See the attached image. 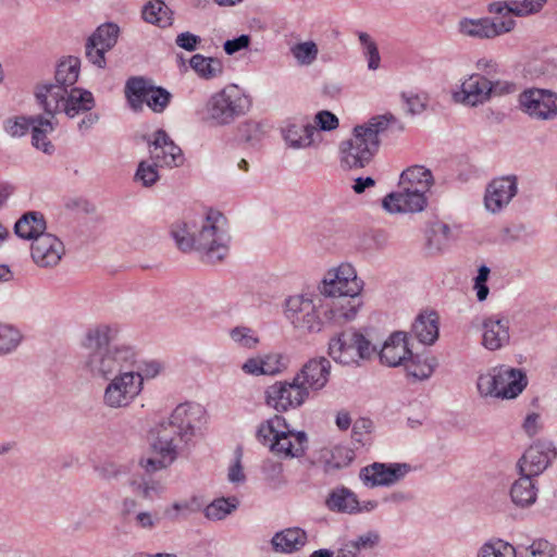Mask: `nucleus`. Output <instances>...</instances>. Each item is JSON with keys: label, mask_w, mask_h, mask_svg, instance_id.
<instances>
[{"label": "nucleus", "mask_w": 557, "mask_h": 557, "mask_svg": "<svg viewBox=\"0 0 557 557\" xmlns=\"http://www.w3.org/2000/svg\"><path fill=\"white\" fill-rule=\"evenodd\" d=\"M114 336L115 331L107 324L86 331L82 341V347L86 350L84 367L91 376L109 380L134 368L135 350L125 345H112Z\"/></svg>", "instance_id": "obj_1"}, {"label": "nucleus", "mask_w": 557, "mask_h": 557, "mask_svg": "<svg viewBox=\"0 0 557 557\" xmlns=\"http://www.w3.org/2000/svg\"><path fill=\"white\" fill-rule=\"evenodd\" d=\"M199 406L180 404L172 412L168 421H162L156 426V438L152 448L159 457L143 458L140 466L148 472L166 468L177 456L181 444H188L195 435V421L201 414Z\"/></svg>", "instance_id": "obj_2"}, {"label": "nucleus", "mask_w": 557, "mask_h": 557, "mask_svg": "<svg viewBox=\"0 0 557 557\" xmlns=\"http://www.w3.org/2000/svg\"><path fill=\"white\" fill-rule=\"evenodd\" d=\"M46 230L45 216L38 211L24 213L14 224V232L18 237L32 240L33 262L41 269H53L65 255V246L57 235Z\"/></svg>", "instance_id": "obj_3"}, {"label": "nucleus", "mask_w": 557, "mask_h": 557, "mask_svg": "<svg viewBox=\"0 0 557 557\" xmlns=\"http://www.w3.org/2000/svg\"><path fill=\"white\" fill-rule=\"evenodd\" d=\"M362 288L363 282L357 277V272L351 264L342 263L337 269L329 271L320 286V292L325 296L338 298L330 309L332 319L338 322L355 319L362 306L360 298Z\"/></svg>", "instance_id": "obj_4"}, {"label": "nucleus", "mask_w": 557, "mask_h": 557, "mask_svg": "<svg viewBox=\"0 0 557 557\" xmlns=\"http://www.w3.org/2000/svg\"><path fill=\"white\" fill-rule=\"evenodd\" d=\"M256 436L280 458L300 457L307 449V434L304 431L290 430L285 418L278 414L262 422L258 426Z\"/></svg>", "instance_id": "obj_5"}, {"label": "nucleus", "mask_w": 557, "mask_h": 557, "mask_svg": "<svg viewBox=\"0 0 557 557\" xmlns=\"http://www.w3.org/2000/svg\"><path fill=\"white\" fill-rule=\"evenodd\" d=\"M194 242V249L203 252L207 262L222 261L228 252L230 242L225 216L219 211H210Z\"/></svg>", "instance_id": "obj_6"}, {"label": "nucleus", "mask_w": 557, "mask_h": 557, "mask_svg": "<svg viewBox=\"0 0 557 557\" xmlns=\"http://www.w3.org/2000/svg\"><path fill=\"white\" fill-rule=\"evenodd\" d=\"M249 109V100L236 85L214 92L206 104L207 120L213 125H228Z\"/></svg>", "instance_id": "obj_7"}, {"label": "nucleus", "mask_w": 557, "mask_h": 557, "mask_svg": "<svg viewBox=\"0 0 557 557\" xmlns=\"http://www.w3.org/2000/svg\"><path fill=\"white\" fill-rule=\"evenodd\" d=\"M376 351L375 346L358 331L345 330L332 337L329 343V355L342 364H358Z\"/></svg>", "instance_id": "obj_8"}, {"label": "nucleus", "mask_w": 557, "mask_h": 557, "mask_svg": "<svg viewBox=\"0 0 557 557\" xmlns=\"http://www.w3.org/2000/svg\"><path fill=\"white\" fill-rule=\"evenodd\" d=\"M109 380L110 382L103 391L102 401L110 409L129 407L144 388L143 374L134 368Z\"/></svg>", "instance_id": "obj_9"}, {"label": "nucleus", "mask_w": 557, "mask_h": 557, "mask_svg": "<svg viewBox=\"0 0 557 557\" xmlns=\"http://www.w3.org/2000/svg\"><path fill=\"white\" fill-rule=\"evenodd\" d=\"M517 108L532 121L552 122L557 119V94L545 88H525L518 95Z\"/></svg>", "instance_id": "obj_10"}, {"label": "nucleus", "mask_w": 557, "mask_h": 557, "mask_svg": "<svg viewBox=\"0 0 557 557\" xmlns=\"http://www.w3.org/2000/svg\"><path fill=\"white\" fill-rule=\"evenodd\" d=\"M372 134H366L361 126H355L352 136L339 145L341 164L346 170L367 166L377 152Z\"/></svg>", "instance_id": "obj_11"}, {"label": "nucleus", "mask_w": 557, "mask_h": 557, "mask_svg": "<svg viewBox=\"0 0 557 557\" xmlns=\"http://www.w3.org/2000/svg\"><path fill=\"white\" fill-rule=\"evenodd\" d=\"M125 95L134 111H140L146 102L156 113L163 112L172 99L165 88L152 86L143 77H131L126 82Z\"/></svg>", "instance_id": "obj_12"}, {"label": "nucleus", "mask_w": 557, "mask_h": 557, "mask_svg": "<svg viewBox=\"0 0 557 557\" xmlns=\"http://www.w3.org/2000/svg\"><path fill=\"white\" fill-rule=\"evenodd\" d=\"M265 404L277 412L301 407L309 398V392L296 376L292 381H278L267 387L264 392Z\"/></svg>", "instance_id": "obj_13"}, {"label": "nucleus", "mask_w": 557, "mask_h": 557, "mask_svg": "<svg viewBox=\"0 0 557 557\" xmlns=\"http://www.w3.org/2000/svg\"><path fill=\"white\" fill-rule=\"evenodd\" d=\"M516 27L513 18L497 20L491 17L470 18L462 17L458 21L457 32L463 37L473 39H493L510 33Z\"/></svg>", "instance_id": "obj_14"}, {"label": "nucleus", "mask_w": 557, "mask_h": 557, "mask_svg": "<svg viewBox=\"0 0 557 557\" xmlns=\"http://www.w3.org/2000/svg\"><path fill=\"white\" fill-rule=\"evenodd\" d=\"M285 315L296 329L307 332L321 331L322 321L317 313L315 305L308 297L290 296L286 300Z\"/></svg>", "instance_id": "obj_15"}, {"label": "nucleus", "mask_w": 557, "mask_h": 557, "mask_svg": "<svg viewBox=\"0 0 557 557\" xmlns=\"http://www.w3.org/2000/svg\"><path fill=\"white\" fill-rule=\"evenodd\" d=\"M152 137V139L146 138L151 161L156 162L160 168H173L183 164L182 149L175 145L164 129L156 131Z\"/></svg>", "instance_id": "obj_16"}, {"label": "nucleus", "mask_w": 557, "mask_h": 557, "mask_svg": "<svg viewBox=\"0 0 557 557\" xmlns=\"http://www.w3.org/2000/svg\"><path fill=\"white\" fill-rule=\"evenodd\" d=\"M410 471L408 463L373 462L361 469L360 479L370 487L389 486L400 481Z\"/></svg>", "instance_id": "obj_17"}, {"label": "nucleus", "mask_w": 557, "mask_h": 557, "mask_svg": "<svg viewBox=\"0 0 557 557\" xmlns=\"http://www.w3.org/2000/svg\"><path fill=\"white\" fill-rule=\"evenodd\" d=\"M557 451L549 442H536L531 445L518 461L520 473L533 476L544 472L556 458Z\"/></svg>", "instance_id": "obj_18"}, {"label": "nucleus", "mask_w": 557, "mask_h": 557, "mask_svg": "<svg viewBox=\"0 0 557 557\" xmlns=\"http://www.w3.org/2000/svg\"><path fill=\"white\" fill-rule=\"evenodd\" d=\"M401 191L391 193L383 199V208L389 213L420 212L428 203L425 194L430 189L400 187Z\"/></svg>", "instance_id": "obj_19"}, {"label": "nucleus", "mask_w": 557, "mask_h": 557, "mask_svg": "<svg viewBox=\"0 0 557 557\" xmlns=\"http://www.w3.org/2000/svg\"><path fill=\"white\" fill-rule=\"evenodd\" d=\"M516 176H504L493 180L486 187L484 205L487 211L498 213L517 194Z\"/></svg>", "instance_id": "obj_20"}, {"label": "nucleus", "mask_w": 557, "mask_h": 557, "mask_svg": "<svg viewBox=\"0 0 557 557\" xmlns=\"http://www.w3.org/2000/svg\"><path fill=\"white\" fill-rule=\"evenodd\" d=\"M492 81L481 74H472L461 84V89L453 94L456 102L470 107L483 104L491 98Z\"/></svg>", "instance_id": "obj_21"}, {"label": "nucleus", "mask_w": 557, "mask_h": 557, "mask_svg": "<svg viewBox=\"0 0 557 557\" xmlns=\"http://www.w3.org/2000/svg\"><path fill=\"white\" fill-rule=\"evenodd\" d=\"M331 374V362L324 357L308 360L296 373V382L310 391L318 392L329 382Z\"/></svg>", "instance_id": "obj_22"}, {"label": "nucleus", "mask_w": 557, "mask_h": 557, "mask_svg": "<svg viewBox=\"0 0 557 557\" xmlns=\"http://www.w3.org/2000/svg\"><path fill=\"white\" fill-rule=\"evenodd\" d=\"M66 92L65 87L52 83L38 84L35 87V99L44 110L45 117H51L55 121V114L63 112Z\"/></svg>", "instance_id": "obj_23"}, {"label": "nucleus", "mask_w": 557, "mask_h": 557, "mask_svg": "<svg viewBox=\"0 0 557 557\" xmlns=\"http://www.w3.org/2000/svg\"><path fill=\"white\" fill-rule=\"evenodd\" d=\"M482 345L491 350H498L509 344V320L498 314L487 317L482 322Z\"/></svg>", "instance_id": "obj_24"}, {"label": "nucleus", "mask_w": 557, "mask_h": 557, "mask_svg": "<svg viewBox=\"0 0 557 557\" xmlns=\"http://www.w3.org/2000/svg\"><path fill=\"white\" fill-rule=\"evenodd\" d=\"M497 389L503 399L516 398L527 387L528 379L521 369L506 366L496 368Z\"/></svg>", "instance_id": "obj_25"}, {"label": "nucleus", "mask_w": 557, "mask_h": 557, "mask_svg": "<svg viewBox=\"0 0 557 557\" xmlns=\"http://www.w3.org/2000/svg\"><path fill=\"white\" fill-rule=\"evenodd\" d=\"M315 133L317 127L307 117L288 121L282 128L284 140L294 149L309 147L313 143Z\"/></svg>", "instance_id": "obj_26"}, {"label": "nucleus", "mask_w": 557, "mask_h": 557, "mask_svg": "<svg viewBox=\"0 0 557 557\" xmlns=\"http://www.w3.org/2000/svg\"><path fill=\"white\" fill-rule=\"evenodd\" d=\"M411 350L408 348L406 333L394 332L384 343L379 356L382 363L388 367L400 366L409 356Z\"/></svg>", "instance_id": "obj_27"}, {"label": "nucleus", "mask_w": 557, "mask_h": 557, "mask_svg": "<svg viewBox=\"0 0 557 557\" xmlns=\"http://www.w3.org/2000/svg\"><path fill=\"white\" fill-rule=\"evenodd\" d=\"M57 124V121L51 117H45L41 114L33 115L32 145L48 156L55 151L54 145L48 139V134L55 129Z\"/></svg>", "instance_id": "obj_28"}, {"label": "nucleus", "mask_w": 557, "mask_h": 557, "mask_svg": "<svg viewBox=\"0 0 557 557\" xmlns=\"http://www.w3.org/2000/svg\"><path fill=\"white\" fill-rule=\"evenodd\" d=\"M438 315L435 311L420 313L411 327L416 338L425 345H432L438 337Z\"/></svg>", "instance_id": "obj_29"}, {"label": "nucleus", "mask_w": 557, "mask_h": 557, "mask_svg": "<svg viewBox=\"0 0 557 557\" xmlns=\"http://www.w3.org/2000/svg\"><path fill=\"white\" fill-rule=\"evenodd\" d=\"M95 104V98L90 91L82 88H71L66 92L63 112L66 116L73 119L81 113L91 111Z\"/></svg>", "instance_id": "obj_30"}, {"label": "nucleus", "mask_w": 557, "mask_h": 557, "mask_svg": "<svg viewBox=\"0 0 557 557\" xmlns=\"http://www.w3.org/2000/svg\"><path fill=\"white\" fill-rule=\"evenodd\" d=\"M307 541V534L299 528H290L277 532L271 540V544L275 552L293 553L300 549Z\"/></svg>", "instance_id": "obj_31"}, {"label": "nucleus", "mask_w": 557, "mask_h": 557, "mask_svg": "<svg viewBox=\"0 0 557 557\" xmlns=\"http://www.w3.org/2000/svg\"><path fill=\"white\" fill-rule=\"evenodd\" d=\"M521 476L515 481L510 488L511 500L520 507H527L536 500V487L532 482V476L528 473H520Z\"/></svg>", "instance_id": "obj_32"}, {"label": "nucleus", "mask_w": 557, "mask_h": 557, "mask_svg": "<svg viewBox=\"0 0 557 557\" xmlns=\"http://www.w3.org/2000/svg\"><path fill=\"white\" fill-rule=\"evenodd\" d=\"M143 18L159 27H168L173 23V12L162 0H150L143 8Z\"/></svg>", "instance_id": "obj_33"}, {"label": "nucleus", "mask_w": 557, "mask_h": 557, "mask_svg": "<svg viewBox=\"0 0 557 557\" xmlns=\"http://www.w3.org/2000/svg\"><path fill=\"white\" fill-rule=\"evenodd\" d=\"M433 182V175L429 169L422 165H413L401 173L399 186L416 188V190L430 189Z\"/></svg>", "instance_id": "obj_34"}, {"label": "nucleus", "mask_w": 557, "mask_h": 557, "mask_svg": "<svg viewBox=\"0 0 557 557\" xmlns=\"http://www.w3.org/2000/svg\"><path fill=\"white\" fill-rule=\"evenodd\" d=\"M81 71V60L77 57L70 55L61 60L55 69V84L65 87H72L78 79Z\"/></svg>", "instance_id": "obj_35"}, {"label": "nucleus", "mask_w": 557, "mask_h": 557, "mask_svg": "<svg viewBox=\"0 0 557 557\" xmlns=\"http://www.w3.org/2000/svg\"><path fill=\"white\" fill-rule=\"evenodd\" d=\"M189 65L203 79H213L223 73V63L220 59L199 53L190 58Z\"/></svg>", "instance_id": "obj_36"}, {"label": "nucleus", "mask_w": 557, "mask_h": 557, "mask_svg": "<svg viewBox=\"0 0 557 557\" xmlns=\"http://www.w3.org/2000/svg\"><path fill=\"white\" fill-rule=\"evenodd\" d=\"M326 506L332 511L355 513L360 511L356 495L348 488L333 491L327 499Z\"/></svg>", "instance_id": "obj_37"}, {"label": "nucleus", "mask_w": 557, "mask_h": 557, "mask_svg": "<svg viewBox=\"0 0 557 557\" xmlns=\"http://www.w3.org/2000/svg\"><path fill=\"white\" fill-rule=\"evenodd\" d=\"M449 238L448 224L441 221L434 222L426 231V247L431 253L441 252L447 246Z\"/></svg>", "instance_id": "obj_38"}, {"label": "nucleus", "mask_w": 557, "mask_h": 557, "mask_svg": "<svg viewBox=\"0 0 557 557\" xmlns=\"http://www.w3.org/2000/svg\"><path fill=\"white\" fill-rule=\"evenodd\" d=\"M401 364H404L407 375L416 381L429 379L434 371L433 359L422 360L420 356H414L412 352L409 354Z\"/></svg>", "instance_id": "obj_39"}, {"label": "nucleus", "mask_w": 557, "mask_h": 557, "mask_svg": "<svg viewBox=\"0 0 557 557\" xmlns=\"http://www.w3.org/2000/svg\"><path fill=\"white\" fill-rule=\"evenodd\" d=\"M478 557H517L516 548L499 539L490 540L479 549Z\"/></svg>", "instance_id": "obj_40"}, {"label": "nucleus", "mask_w": 557, "mask_h": 557, "mask_svg": "<svg viewBox=\"0 0 557 557\" xmlns=\"http://www.w3.org/2000/svg\"><path fill=\"white\" fill-rule=\"evenodd\" d=\"M171 235L174 238L177 247L183 252L194 249L195 246V232H191L190 226L186 222H178L172 225Z\"/></svg>", "instance_id": "obj_41"}, {"label": "nucleus", "mask_w": 557, "mask_h": 557, "mask_svg": "<svg viewBox=\"0 0 557 557\" xmlns=\"http://www.w3.org/2000/svg\"><path fill=\"white\" fill-rule=\"evenodd\" d=\"M236 498H219L209 504L205 509V516L210 520H222L237 508Z\"/></svg>", "instance_id": "obj_42"}, {"label": "nucleus", "mask_w": 557, "mask_h": 557, "mask_svg": "<svg viewBox=\"0 0 557 557\" xmlns=\"http://www.w3.org/2000/svg\"><path fill=\"white\" fill-rule=\"evenodd\" d=\"M119 33L120 28L116 24L104 23L89 38L98 42V45H102L103 48L111 50L117 41Z\"/></svg>", "instance_id": "obj_43"}, {"label": "nucleus", "mask_w": 557, "mask_h": 557, "mask_svg": "<svg viewBox=\"0 0 557 557\" xmlns=\"http://www.w3.org/2000/svg\"><path fill=\"white\" fill-rule=\"evenodd\" d=\"M355 451L346 446L333 448L331 458L326 461V471L338 470L348 467L355 459Z\"/></svg>", "instance_id": "obj_44"}, {"label": "nucleus", "mask_w": 557, "mask_h": 557, "mask_svg": "<svg viewBox=\"0 0 557 557\" xmlns=\"http://www.w3.org/2000/svg\"><path fill=\"white\" fill-rule=\"evenodd\" d=\"M359 41L362 46L363 55L368 61V69L375 71L380 67L381 55L376 42L368 33H359Z\"/></svg>", "instance_id": "obj_45"}, {"label": "nucleus", "mask_w": 557, "mask_h": 557, "mask_svg": "<svg viewBox=\"0 0 557 557\" xmlns=\"http://www.w3.org/2000/svg\"><path fill=\"white\" fill-rule=\"evenodd\" d=\"M293 57L301 65L312 64L318 57V46L313 41H305L296 44L290 49Z\"/></svg>", "instance_id": "obj_46"}, {"label": "nucleus", "mask_w": 557, "mask_h": 557, "mask_svg": "<svg viewBox=\"0 0 557 557\" xmlns=\"http://www.w3.org/2000/svg\"><path fill=\"white\" fill-rule=\"evenodd\" d=\"M23 338L18 327L13 324H2V355L15 351Z\"/></svg>", "instance_id": "obj_47"}, {"label": "nucleus", "mask_w": 557, "mask_h": 557, "mask_svg": "<svg viewBox=\"0 0 557 557\" xmlns=\"http://www.w3.org/2000/svg\"><path fill=\"white\" fill-rule=\"evenodd\" d=\"M546 3L547 0H512L509 11L516 16H528L539 13Z\"/></svg>", "instance_id": "obj_48"}, {"label": "nucleus", "mask_w": 557, "mask_h": 557, "mask_svg": "<svg viewBox=\"0 0 557 557\" xmlns=\"http://www.w3.org/2000/svg\"><path fill=\"white\" fill-rule=\"evenodd\" d=\"M230 336L236 344L247 349L255 348L260 342L256 332L247 326L232 329Z\"/></svg>", "instance_id": "obj_49"}, {"label": "nucleus", "mask_w": 557, "mask_h": 557, "mask_svg": "<svg viewBox=\"0 0 557 557\" xmlns=\"http://www.w3.org/2000/svg\"><path fill=\"white\" fill-rule=\"evenodd\" d=\"M158 168L160 165H157L156 162L144 160L138 165L135 178L140 181L145 187H150L159 180Z\"/></svg>", "instance_id": "obj_50"}, {"label": "nucleus", "mask_w": 557, "mask_h": 557, "mask_svg": "<svg viewBox=\"0 0 557 557\" xmlns=\"http://www.w3.org/2000/svg\"><path fill=\"white\" fill-rule=\"evenodd\" d=\"M238 134L245 143L256 145L263 137L262 125L256 121H246L239 125Z\"/></svg>", "instance_id": "obj_51"}, {"label": "nucleus", "mask_w": 557, "mask_h": 557, "mask_svg": "<svg viewBox=\"0 0 557 557\" xmlns=\"http://www.w3.org/2000/svg\"><path fill=\"white\" fill-rule=\"evenodd\" d=\"M476 386L481 396L500 398L499 389H497L496 369H493L492 372L481 374L478 377Z\"/></svg>", "instance_id": "obj_52"}, {"label": "nucleus", "mask_w": 557, "mask_h": 557, "mask_svg": "<svg viewBox=\"0 0 557 557\" xmlns=\"http://www.w3.org/2000/svg\"><path fill=\"white\" fill-rule=\"evenodd\" d=\"M33 125V116H15L5 121V132L12 137L24 136Z\"/></svg>", "instance_id": "obj_53"}, {"label": "nucleus", "mask_w": 557, "mask_h": 557, "mask_svg": "<svg viewBox=\"0 0 557 557\" xmlns=\"http://www.w3.org/2000/svg\"><path fill=\"white\" fill-rule=\"evenodd\" d=\"M109 51L107 48H103L102 45H98V42L88 38L85 45V54L88 61H90L94 65L99 69L106 67V52Z\"/></svg>", "instance_id": "obj_54"}, {"label": "nucleus", "mask_w": 557, "mask_h": 557, "mask_svg": "<svg viewBox=\"0 0 557 557\" xmlns=\"http://www.w3.org/2000/svg\"><path fill=\"white\" fill-rule=\"evenodd\" d=\"M389 120L385 115H379L372 117L368 123L360 125L366 134H372L375 146L379 148L380 139L379 135L384 132L388 126Z\"/></svg>", "instance_id": "obj_55"}, {"label": "nucleus", "mask_w": 557, "mask_h": 557, "mask_svg": "<svg viewBox=\"0 0 557 557\" xmlns=\"http://www.w3.org/2000/svg\"><path fill=\"white\" fill-rule=\"evenodd\" d=\"M262 360L263 375H274L285 368L284 358L280 354L267 355Z\"/></svg>", "instance_id": "obj_56"}, {"label": "nucleus", "mask_w": 557, "mask_h": 557, "mask_svg": "<svg viewBox=\"0 0 557 557\" xmlns=\"http://www.w3.org/2000/svg\"><path fill=\"white\" fill-rule=\"evenodd\" d=\"M530 557H554L556 547L544 539H537L527 548Z\"/></svg>", "instance_id": "obj_57"}, {"label": "nucleus", "mask_w": 557, "mask_h": 557, "mask_svg": "<svg viewBox=\"0 0 557 557\" xmlns=\"http://www.w3.org/2000/svg\"><path fill=\"white\" fill-rule=\"evenodd\" d=\"M380 541V536L376 532L369 531L356 540L348 542L347 544L351 547L356 553L361 549H370L374 547Z\"/></svg>", "instance_id": "obj_58"}, {"label": "nucleus", "mask_w": 557, "mask_h": 557, "mask_svg": "<svg viewBox=\"0 0 557 557\" xmlns=\"http://www.w3.org/2000/svg\"><path fill=\"white\" fill-rule=\"evenodd\" d=\"M315 127L321 131H333L338 127L337 116L326 110L320 111L314 117Z\"/></svg>", "instance_id": "obj_59"}, {"label": "nucleus", "mask_w": 557, "mask_h": 557, "mask_svg": "<svg viewBox=\"0 0 557 557\" xmlns=\"http://www.w3.org/2000/svg\"><path fill=\"white\" fill-rule=\"evenodd\" d=\"M132 486L134 488V492L146 499H152L154 495L159 493L161 490V486L156 482H132Z\"/></svg>", "instance_id": "obj_60"}, {"label": "nucleus", "mask_w": 557, "mask_h": 557, "mask_svg": "<svg viewBox=\"0 0 557 557\" xmlns=\"http://www.w3.org/2000/svg\"><path fill=\"white\" fill-rule=\"evenodd\" d=\"M200 41L201 38L199 36L189 32L178 34L175 39V44L186 51H195Z\"/></svg>", "instance_id": "obj_61"}, {"label": "nucleus", "mask_w": 557, "mask_h": 557, "mask_svg": "<svg viewBox=\"0 0 557 557\" xmlns=\"http://www.w3.org/2000/svg\"><path fill=\"white\" fill-rule=\"evenodd\" d=\"M250 44L249 35H240L234 39L226 40L223 45V49L226 54L232 55L243 49H247Z\"/></svg>", "instance_id": "obj_62"}, {"label": "nucleus", "mask_w": 557, "mask_h": 557, "mask_svg": "<svg viewBox=\"0 0 557 557\" xmlns=\"http://www.w3.org/2000/svg\"><path fill=\"white\" fill-rule=\"evenodd\" d=\"M401 98L407 104V111L408 113L414 115L420 114L425 110V101L418 95H407L403 94Z\"/></svg>", "instance_id": "obj_63"}, {"label": "nucleus", "mask_w": 557, "mask_h": 557, "mask_svg": "<svg viewBox=\"0 0 557 557\" xmlns=\"http://www.w3.org/2000/svg\"><path fill=\"white\" fill-rule=\"evenodd\" d=\"M194 509L188 502L174 503L171 508L165 509L164 515L172 520H177L180 516L186 517Z\"/></svg>", "instance_id": "obj_64"}]
</instances>
